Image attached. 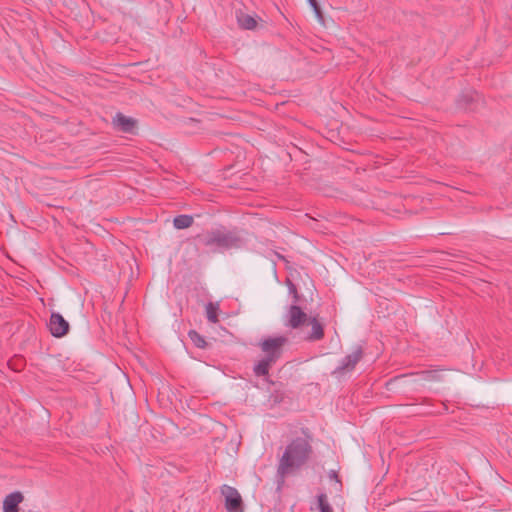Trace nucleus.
Instances as JSON below:
<instances>
[{
  "mask_svg": "<svg viewBox=\"0 0 512 512\" xmlns=\"http://www.w3.org/2000/svg\"><path fill=\"white\" fill-rule=\"evenodd\" d=\"M308 307L290 305V344L316 342L324 338V325L308 315Z\"/></svg>",
  "mask_w": 512,
  "mask_h": 512,
  "instance_id": "nucleus-1",
  "label": "nucleus"
},
{
  "mask_svg": "<svg viewBox=\"0 0 512 512\" xmlns=\"http://www.w3.org/2000/svg\"><path fill=\"white\" fill-rule=\"evenodd\" d=\"M312 442L313 434L308 427L301 428L300 436L296 430H290V477L308 467L314 455Z\"/></svg>",
  "mask_w": 512,
  "mask_h": 512,
  "instance_id": "nucleus-2",
  "label": "nucleus"
},
{
  "mask_svg": "<svg viewBox=\"0 0 512 512\" xmlns=\"http://www.w3.org/2000/svg\"><path fill=\"white\" fill-rule=\"evenodd\" d=\"M287 339L284 336L268 337L259 343L261 351L264 353L262 357L253 367V373L257 377H266L269 369L283 355V347Z\"/></svg>",
  "mask_w": 512,
  "mask_h": 512,
  "instance_id": "nucleus-3",
  "label": "nucleus"
},
{
  "mask_svg": "<svg viewBox=\"0 0 512 512\" xmlns=\"http://www.w3.org/2000/svg\"><path fill=\"white\" fill-rule=\"evenodd\" d=\"M198 242L205 247H215L218 250L239 249L244 245V239L235 231L215 229L196 236Z\"/></svg>",
  "mask_w": 512,
  "mask_h": 512,
  "instance_id": "nucleus-4",
  "label": "nucleus"
},
{
  "mask_svg": "<svg viewBox=\"0 0 512 512\" xmlns=\"http://www.w3.org/2000/svg\"><path fill=\"white\" fill-rule=\"evenodd\" d=\"M385 387L389 391H399L402 393H417L422 392L424 389L419 371L400 374L390 378L386 382Z\"/></svg>",
  "mask_w": 512,
  "mask_h": 512,
  "instance_id": "nucleus-5",
  "label": "nucleus"
},
{
  "mask_svg": "<svg viewBox=\"0 0 512 512\" xmlns=\"http://www.w3.org/2000/svg\"><path fill=\"white\" fill-rule=\"evenodd\" d=\"M364 351L362 346L357 345L351 354L342 358L339 365L331 372V375L339 382L350 378L356 365L362 360Z\"/></svg>",
  "mask_w": 512,
  "mask_h": 512,
  "instance_id": "nucleus-6",
  "label": "nucleus"
},
{
  "mask_svg": "<svg viewBox=\"0 0 512 512\" xmlns=\"http://www.w3.org/2000/svg\"><path fill=\"white\" fill-rule=\"evenodd\" d=\"M309 289H314V283L309 274L303 268L298 270L290 266V293L295 290Z\"/></svg>",
  "mask_w": 512,
  "mask_h": 512,
  "instance_id": "nucleus-7",
  "label": "nucleus"
},
{
  "mask_svg": "<svg viewBox=\"0 0 512 512\" xmlns=\"http://www.w3.org/2000/svg\"><path fill=\"white\" fill-rule=\"evenodd\" d=\"M221 493L225 497V509L228 512H244L242 497L236 488L223 485Z\"/></svg>",
  "mask_w": 512,
  "mask_h": 512,
  "instance_id": "nucleus-8",
  "label": "nucleus"
},
{
  "mask_svg": "<svg viewBox=\"0 0 512 512\" xmlns=\"http://www.w3.org/2000/svg\"><path fill=\"white\" fill-rule=\"evenodd\" d=\"M479 101V94L473 89L463 90L455 100L456 108L462 111H474Z\"/></svg>",
  "mask_w": 512,
  "mask_h": 512,
  "instance_id": "nucleus-9",
  "label": "nucleus"
},
{
  "mask_svg": "<svg viewBox=\"0 0 512 512\" xmlns=\"http://www.w3.org/2000/svg\"><path fill=\"white\" fill-rule=\"evenodd\" d=\"M288 475V446H286L283 450L282 456L280 458L278 470L275 476L274 483L275 493L277 494V498L280 500L281 492L285 484L286 477Z\"/></svg>",
  "mask_w": 512,
  "mask_h": 512,
  "instance_id": "nucleus-10",
  "label": "nucleus"
},
{
  "mask_svg": "<svg viewBox=\"0 0 512 512\" xmlns=\"http://www.w3.org/2000/svg\"><path fill=\"white\" fill-rule=\"evenodd\" d=\"M50 333L56 337L61 338L68 334L70 325L64 317L57 312H52L48 323Z\"/></svg>",
  "mask_w": 512,
  "mask_h": 512,
  "instance_id": "nucleus-11",
  "label": "nucleus"
},
{
  "mask_svg": "<svg viewBox=\"0 0 512 512\" xmlns=\"http://www.w3.org/2000/svg\"><path fill=\"white\" fill-rule=\"evenodd\" d=\"M112 124L114 128L120 132L128 134L137 133V120L132 117L125 116L121 112L116 113L113 117Z\"/></svg>",
  "mask_w": 512,
  "mask_h": 512,
  "instance_id": "nucleus-12",
  "label": "nucleus"
},
{
  "mask_svg": "<svg viewBox=\"0 0 512 512\" xmlns=\"http://www.w3.org/2000/svg\"><path fill=\"white\" fill-rule=\"evenodd\" d=\"M309 155L302 148L290 142V162H295L292 170L295 174H300V166H304L309 163Z\"/></svg>",
  "mask_w": 512,
  "mask_h": 512,
  "instance_id": "nucleus-13",
  "label": "nucleus"
},
{
  "mask_svg": "<svg viewBox=\"0 0 512 512\" xmlns=\"http://www.w3.org/2000/svg\"><path fill=\"white\" fill-rule=\"evenodd\" d=\"M24 500L20 491L8 494L3 500V512H19V504Z\"/></svg>",
  "mask_w": 512,
  "mask_h": 512,
  "instance_id": "nucleus-14",
  "label": "nucleus"
},
{
  "mask_svg": "<svg viewBox=\"0 0 512 512\" xmlns=\"http://www.w3.org/2000/svg\"><path fill=\"white\" fill-rule=\"evenodd\" d=\"M292 296V304L291 305H298V306H309V300L313 301V289L309 290H295L292 293H290Z\"/></svg>",
  "mask_w": 512,
  "mask_h": 512,
  "instance_id": "nucleus-15",
  "label": "nucleus"
},
{
  "mask_svg": "<svg viewBox=\"0 0 512 512\" xmlns=\"http://www.w3.org/2000/svg\"><path fill=\"white\" fill-rule=\"evenodd\" d=\"M419 373L423 388H425L427 382H440L443 380L440 369L421 370Z\"/></svg>",
  "mask_w": 512,
  "mask_h": 512,
  "instance_id": "nucleus-16",
  "label": "nucleus"
},
{
  "mask_svg": "<svg viewBox=\"0 0 512 512\" xmlns=\"http://www.w3.org/2000/svg\"><path fill=\"white\" fill-rule=\"evenodd\" d=\"M451 473L455 475V481L458 484H464L467 485L468 481L470 479L467 471H465L459 464L453 463L451 465Z\"/></svg>",
  "mask_w": 512,
  "mask_h": 512,
  "instance_id": "nucleus-17",
  "label": "nucleus"
},
{
  "mask_svg": "<svg viewBox=\"0 0 512 512\" xmlns=\"http://www.w3.org/2000/svg\"><path fill=\"white\" fill-rule=\"evenodd\" d=\"M237 22L241 28L246 30H252L257 25L256 19L252 15L245 13H240L237 15Z\"/></svg>",
  "mask_w": 512,
  "mask_h": 512,
  "instance_id": "nucleus-18",
  "label": "nucleus"
},
{
  "mask_svg": "<svg viewBox=\"0 0 512 512\" xmlns=\"http://www.w3.org/2000/svg\"><path fill=\"white\" fill-rule=\"evenodd\" d=\"M193 224V217L191 215L181 214L173 219V225L176 229H186Z\"/></svg>",
  "mask_w": 512,
  "mask_h": 512,
  "instance_id": "nucleus-19",
  "label": "nucleus"
},
{
  "mask_svg": "<svg viewBox=\"0 0 512 512\" xmlns=\"http://www.w3.org/2000/svg\"><path fill=\"white\" fill-rule=\"evenodd\" d=\"M218 311H219V304L218 303H213V302H209L207 305H206V317H207V320L211 323H218L219 322V319H218Z\"/></svg>",
  "mask_w": 512,
  "mask_h": 512,
  "instance_id": "nucleus-20",
  "label": "nucleus"
},
{
  "mask_svg": "<svg viewBox=\"0 0 512 512\" xmlns=\"http://www.w3.org/2000/svg\"><path fill=\"white\" fill-rule=\"evenodd\" d=\"M188 337L197 348L204 349L208 345L205 338L201 334H199L196 330H190L188 332Z\"/></svg>",
  "mask_w": 512,
  "mask_h": 512,
  "instance_id": "nucleus-21",
  "label": "nucleus"
},
{
  "mask_svg": "<svg viewBox=\"0 0 512 512\" xmlns=\"http://www.w3.org/2000/svg\"><path fill=\"white\" fill-rule=\"evenodd\" d=\"M317 509L319 512H334L325 493H320L317 496Z\"/></svg>",
  "mask_w": 512,
  "mask_h": 512,
  "instance_id": "nucleus-22",
  "label": "nucleus"
},
{
  "mask_svg": "<svg viewBox=\"0 0 512 512\" xmlns=\"http://www.w3.org/2000/svg\"><path fill=\"white\" fill-rule=\"evenodd\" d=\"M314 13H315V16H316V18L318 19V21H319L320 23L324 24V15H323V13H322L321 8H320L319 10L314 11Z\"/></svg>",
  "mask_w": 512,
  "mask_h": 512,
  "instance_id": "nucleus-23",
  "label": "nucleus"
},
{
  "mask_svg": "<svg viewBox=\"0 0 512 512\" xmlns=\"http://www.w3.org/2000/svg\"><path fill=\"white\" fill-rule=\"evenodd\" d=\"M329 478L330 479H335L337 482H340L338 474H337V472L335 470H331L329 472Z\"/></svg>",
  "mask_w": 512,
  "mask_h": 512,
  "instance_id": "nucleus-24",
  "label": "nucleus"
},
{
  "mask_svg": "<svg viewBox=\"0 0 512 512\" xmlns=\"http://www.w3.org/2000/svg\"><path fill=\"white\" fill-rule=\"evenodd\" d=\"M420 404L431 406V399L429 398H422L420 401Z\"/></svg>",
  "mask_w": 512,
  "mask_h": 512,
  "instance_id": "nucleus-25",
  "label": "nucleus"
},
{
  "mask_svg": "<svg viewBox=\"0 0 512 512\" xmlns=\"http://www.w3.org/2000/svg\"><path fill=\"white\" fill-rule=\"evenodd\" d=\"M311 7L313 9V12L316 11V10H319L321 8L318 2H316V4L314 6H311Z\"/></svg>",
  "mask_w": 512,
  "mask_h": 512,
  "instance_id": "nucleus-26",
  "label": "nucleus"
},
{
  "mask_svg": "<svg viewBox=\"0 0 512 512\" xmlns=\"http://www.w3.org/2000/svg\"><path fill=\"white\" fill-rule=\"evenodd\" d=\"M310 6H314L317 0H307Z\"/></svg>",
  "mask_w": 512,
  "mask_h": 512,
  "instance_id": "nucleus-27",
  "label": "nucleus"
},
{
  "mask_svg": "<svg viewBox=\"0 0 512 512\" xmlns=\"http://www.w3.org/2000/svg\"><path fill=\"white\" fill-rule=\"evenodd\" d=\"M422 413H423V414H431V413H434V411H432V410H427V411H424V412H422Z\"/></svg>",
  "mask_w": 512,
  "mask_h": 512,
  "instance_id": "nucleus-28",
  "label": "nucleus"
},
{
  "mask_svg": "<svg viewBox=\"0 0 512 512\" xmlns=\"http://www.w3.org/2000/svg\"><path fill=\"white\" fill-rule=\"evenodd\" d=\"M442 408H443V411H446L447 410V406L445 404H441Z\"/></svg>",
  "mask_w": 512,
  "mask_h": 512,
  "instance_id": "nucleus-29",
  "label": "nucleus"
},
{
  "mask_svg": "<svg viewBox=\"0 0 512 512\" xmlns=\"http://www.w3.org/2000/svg\"><path fill=\"white\" fill-rule=\"evenodd\" d=\"M286 285H288V276L285 277L284 281H283Z\"/></svg>",
  "mask_w": 512,
  "mask_h": 512,
  "instance_id": "nucleus-30",
  "label": "nucleus"
}]
</instances>
